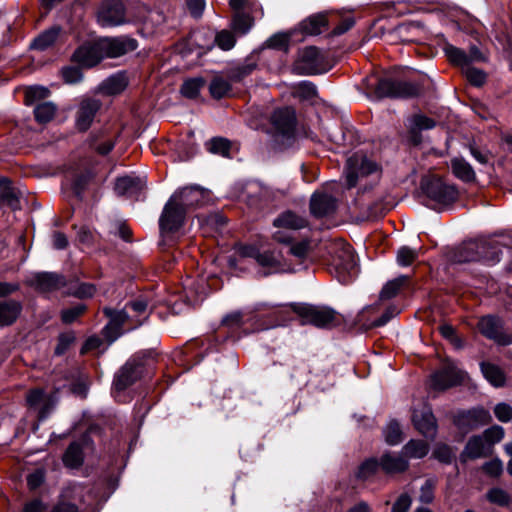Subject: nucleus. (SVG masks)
<instances>
[{"mask_svg":"<svg viewBox=\"0 0 512 512\" xmlns=\"http://www.w3.org/2000/svg\"><path fill=\"white\" fill-rule=\"evenodd\" d=\"M64 81L68 84H75L82 80V72L77 67H64L61 71Z\"/></svg>","mask_w":512,"mask_h":512,"instance_id":"obj_58","label":"nucleus"},{"mask_svg":"<svg viewBox=\"0 0 512 512\" xmlns=\"http://www.w3.org/2000/svg\"><path fill=\"white\" fill-rule=\"evenodd\" d=\"M104 313L110 318V322L103 329V334L112 343L122 334L121 328L130 322L131 316L126 310L116 311L110 308H105Z\"/></svg>","mask_w":512,"mask_h":512,"instance_id":"obj_19","label":"nucleus"},{"mask_svg":"<svg viewBox=\"0 0 512 512\" xmlns=\"http://www.w3.org/2000/svg\"><path fill=\"white\" fill-rule=\"evenodd\" d=\"M482 469L487 475L491 477H498L503 472V463L500 459L496 458L486 462Z\"/></svg>","mask_w":512,"mask_h":512,"instance_id":"obj_60","label":"nucleus"},{"mask_svg":"<svg viewBox=\"0 0 512 512\" xmlns=\"http://www.w3.org/2000/svg\"><path fill=\"white\" fill-rule=\"evenodd\" d=\"M424 194L436 205L448 206L455 202L459 192L455 185L447 184L440 178H431L422 183Z\"/></svg>","mask_w":512,"mask_h":512,"instance_id":"obj_4","label":"nucleus"},{"mask_svg":"<svg viewBox=\"0 0 512 512\" xmlns=\"http://www.w3.org/2000/svg\"><path fill=\"white\" fill-rule=\"evenodd\" d=\"M252 26V19L248 14L245 13H235L233 18V29L242 34H245L249 31Z\"/></svg>","mask_w":512,"mask_h":512,"instance_id":"obj_51","label":"nucleus"},{"mask_svg":"<svg viewBox=\"0 0 512 512\" xmlns=\"http://www.w3.org/2000/svg\"><path fill=\"white\" fill-rule=\"evenodd\" d=\"M441 335L449 340L456 348H462V340L457 336L455 328L450 324H443L439 327Z\"/></svg>","mask_w":512,"mask_h":512,"instance_id":"obj_55","label":"nucleus"},{"mask_svg":"<svg viewBox=\"0 0 512 512\" xmlns=\"http://www.w3.org/2000/svg\"><path fill=\"white\" fill-rule=\"evenodd\" d=\"M142 364L137 362L135 358L130 359L116 374L114 378V386L117 390H124L133 384L142 375Z\"/></svg>","mask_w":512,"mask_h":512,"instance_id":"obj_21","label":"nucleus"},{"mask_svg":"<svg viewBox=\"0 0 512 512\" xmlns=\"http://www.w3.org/2000/svg\"><path fill=\"white\" fill-rule=\"evenodd\" d=\"M85 310V306L82 304L63 310L62 321L64 323H72L75 321Z\"/></svg>","mask_w":512,"mask_h":512,"instance_id":"obj_63","label":"nucleus"},{"mask_svg":"<svg viewBox=\"0 0 512 512\" xmlns=\"http://www.w3.org/2000/svg\"><path fill=\"white\" fill-rule=\"evenodd\" d=\"M211 153L227 156L230 150V142L224 138H213L208 144Z\"/></svg>","mask_w":512,"mask_h":512,"instance_id":"obj_53","label":"nucleus"},{"mask_svg":"<svg viewBox=\"0 0 512 512\" xmlns=\"http://www.w3.org/2000/svg\"><path fill=\"white\" fill-rule=\"evenodd\" d=\"M436 482L433 479H427L420 488L419 501L423 504H430L434 500V489Z\"/></svg>","mask_w":512,"mask_h":512,"instance_id":"obj_52","label":"nucleus"},{"mask_svg":"<svg viewBox=\"0 0 512 512\" xmlns=\"http://www.w3.org/2000/svg\"><path fill=\"white\" fill-rule=\"evenodd\" d=\"M60 34V28L59 27H51L41 33L39 36H37L33 42L31 43V48L37 49L40 51L46 50L50 46H52L56 40L58 39V36Z\"/></svg>","mask_w":512,"mask_h":512,"instance_id":"obj_35","label":"nucleus"},{"mask_svg":"<svg viewBox=\"0 0 512 512\" xmlns=\"http://www.w3.org/2000/svg\"><path fill=\"white\" fill-rule=\"evenodd\" d=\"M429 452V446L422 440H410L402 448V453L408 458L420 459L425 457Z\"/></svg>","mask_w":512,"mask_h":512,"instance_id":"obj_37","label":"nucleus"},{"mask_svg":"<svg viewBox=\"0 0 512 512\" xmlns=\"http://www.w3.org/2000/svg\"><path fill=\"white\" fill-rule=\"evenodd\" d=\"M173 194L179 195L177 204L185 210V213L202 205L205 199L204 191L197 186L184 187Z\"/></svg>","mask_w":512,"mask_h":512,"instance_id":"obj_23","label":"nucleus"},{"mask_svg":"<svg viewBox=\"0 0 512 512\" xmlns=\"http://www.w3.org/2000/svg\"><path fill=\"white\" fill-rule=\"evenodd\" d=\"M271 123L278 134L292 137L296 127L295 110L291 107L276 109L271 116Z\"/></svg>","mask_w":512,"mask_h":512,"instance_id":"obj_16","label":"nucleus"},{"mask_svg":"<svg viewBox=\"0 0 512 512\" xmlns=\"http://www.w3.org/2000/svg\"><path fill=\"white\" fill-rule=\"evenodd\" d=\"M178 198V194H173L163 208L159 219L162 234L173 233L179 230L184 224L187 213L177 204Z\"/></svg>","mask_w":512,"mask_h":512,"instance_id":"obj_7","label":"nucleus"},{"mask_svg":"<svg viewBox=\"0 0 512 512\" xmlns=\"http://www.w3.org/2000/svg\"><path fill=\"white\" fill-rule=\"evenodd\" d=\"M327 25V19L324 14H317L303 20L299 27L306 35H318L322 33L323 28Z\"/></svg>","mask_w":512,"mask_h":512,"instance_id":"obj_33","label":"nucleus"},{"mask_svg":"<svg viewBox=\"0 0 512 512\" xmlns=\"http://www.w3.org/2000/svg\"><path fill=\"white\" fill-rule=\"evenodd\" d=\"M73 61L84 67H93L104 59L100 39L81 45L73 53Z\"/></svg>","mask_w":512,"mask_h":512,"instance_id":"obj_17","label":"nucleus"},{"mask_svg":"<svg viewBox=\"0 0 512 512\" xmlns=\"http://www.w3.org/2000/svg\"><path fill=\"white\" fill-rule=\"evenodd\" d=\"M84 490L85 487L81 484L74 483L67 485L61 493V501L68 502L70 500H78L80 502H83L84 499Z\"/></svg>","mask_w":512,"mask_h":512,"instance_id":"obj_46","label":"nucleus"},{"mask_svg":"<svg viewBox=\"0 0 512 512\" xmlns=\"http://www.w3.org/2000/svg\"><path fill=\"white\" fill-rule=\"evenodd\" d=\"M496 418L501 422H509L512 419V407L506 403H499L494 408Z\"/></svg>","mask_w":512,"mask_h":512,"instance_id":"obj_62","label":"nucleus"},{"mask_svg":"<svg viewBox=\"0 0 512 512\" xmlns=\"http://www.w3.org/2000/svg\"><path fill=\"white\" fill-rule=\"evenodd\" d=\"M435 127V121L423 114H415L409 119V128L412 133L429 130Z\"/></svg>","mask_w":512,"mask_h":512,"instance_id":"obj_41","label":"nucleus"},{"mask_svg":"<svg viewBox=\"0 0 512 512\" xmlns=\"http://www.w3.org/2000/svg\"><path fill=\"white\" fill-rule=\"evenodd\" d=\"M490 452V445L482 436L478 435L468 440L461 457L463 459H477L487 456Z\"/></svg>","mask_w":512,"mask_h":512,"instance_id":"obj_28","label":"nucleus"},{"mask_svg":"<svg viewBox=\"0 0 512 512\" xmlns=\"http://www.w3.org/2000/svg\"><path fill=\"white\" fill-rule=\"evenodd\" d=\"M482 437L485 439V441L490 445V448L492 449V446L495 443H498L503 439L504 429L501 426L494 425L486 429Z\"/></svg>","mask_w":512,"mask_h":512,"instance_id":"obj_54","label":"nucleus"},{"mask_svg":"<svg viewBox=\"0 0 512 512\" xmlns=\"http://www.w3.org/2000/svg\"><path fill=\"white\" fill-rule=\"evenodd\" d=\"M297 94L302 99L311 100L316 96L317 88L313 83L303 81L297 86Z\"/></svg>","mask_w":512,"mask_h":512,"instance_id":"obj_56","label":"nucleus"},{"mask_svg":"<svg viewBox=\"0 0 512 512\" xmlns=\"http://www.w3.org/2000/svg\"><path fill=\"white\" fill-rule=\"evenodd\" d=\"M418 255V250L403 246L397 252V262L400 266H409L418 258Z\"/></svg>","mask_w":512,"mask_h":512,"instance_id":"obj_49","label":"nucleus"},{"mask_svg":"<svg viewBox=\"0 0 512 512\" xmlns=\"http://www.w3.org/2000/svg\"><path fill=\"white\" fill-rule=\"evenodd\" d=\"M204 85V80L202 78H192L186 80L182 87L181 93L183 96L193 99L196 98Z\"/></svg>","mask_w":512,"mask_h":512,"instance_id":"obj_47","label":"nucleus"},{"mask_svg":"<svg viewBox=\"0 0 512 512\" xmlns=\"http://www.w3.org/2000/svg\"><path fill=\"white\" fill-rule=\"evenodd\" d=\"M101 107L99 100L84 98L81 100L76 114V126L81 131H86L92 124L94 117Z\"/></svg>","mask_w":512,"mask_h":512,"instance_id":"obj_22","label":"nucleus"},{"mask_svg":"<svg viewBox=\"0 0 512 512\" xmlns=\"http://www.w3.org/2000/svg\"><path fill=\"white\" fill-rule=\"evenodd\" d=\"M433 456L443 463H450L454 457V453L449 446L441 444L435 448Z\"/></svg>","mask_w":512,"mask_h":512,"instance_id":"obj_59","label":"nucleus"},{"mask_svg":"<svg viewBox=\"0 0 512 512\" xmlns=\"http://www.w3.org/2000/svg\"><path fill=\"white\" fill-rule=\"evenodd\" d=\"M288 42H289V37L287 34L277 33V34H274L273 36H271L267 40V45L270 48L282 49L287 46Z\"/></svg>","mask_w":512,"mask_h":512,"instance_id":"obj_64","label":"nucleus"},{"mask_svg":"<svg viewBox=\"0 0 512 512\" xmlns=\"http://www.w3.org/2000/svg\"><path fill=\"white\" fill-rule=\"evenodd\" d=\"M145 188V181L137 176H123L117 178L114 186L115 193L119 196L139 197Z\"/></svg>","mask_w":512,"mask_h":512,"instance_id":"obj_24","label":"nucleus"},{"mask_svg":"<svg viewBox=\"0 0 512 512\" xmlns=\"http://www.w3.org/2000/svg\"><path fill=\"white\" fill-rule=\"evenodd\" d=\"M331 265L335 268L340 282L348 283L358 274V267L352 248L347 243H337L333 247Z\"/></svg>","mask_w":512,"mask_h":512,"instance_id":"obj_3","label":"nucleus"},{"mask_svg":"<svg viewBox=\"0 0 512 512\" xmlns=\"http://www.w3.org/2000/svg\"><path fill=\"white\" fill-rule=\"evenodd\" d=\"M375 94L379 98L384 97H414L419 93V87L411 82L394 81L390 78H382L374 86Z\"/></svg>","mask_w":512,"mask_h":512,"instance_id":"obj_9","label":"nucleus"},{"mask_svg":"<svg viewBox=\"0 0 512 512\" xmlns=\"http://www.w3.org/2000/svg\"><path fill=\"white\" fill-rule=\"evenodd\" d=\"M465 374L457 365L450 360L443 363L430 378V387L435 391H444L450 387L460 384Z\"/></svg>","mask_w":512,"mask_h":512,"instance_id":"obj_10","label":"nucleus"},{"mask_svg":"<svg viewBox=\"0 0 512 512\" xmlns=\"http://www.w3.org/2000/svg\"><path fill=\"white\" fill-rule=\"evenodd\" d=\"M26 400L30 408L38 411L40 420H44L54 406L50 397L41 389L31 390L27 394Z\"/></svg>","mask_w":512,"mask_h":512,"instance_id":"obj_26","label":"nucleus"},{"mask_svg":"<svg viewBox=\"0 0 512 512\" xmlns=\"http://www.w3.org/2000/svg\"><path fill=\"white\" fill-rule=\"evenodd\" d=\"M379 466L380 462L375 458L367 459L359 466L356 476L360 480H367L375 475Z\"/></svg>","mask_w":512,"mask_h":512,"instance_id":"obj_48","label":"nucleus"},{"mask_svg":"<svg viewBox=\"0 0 512 512\" xmlns=\"http://www.w3.org/2000/svg\"><path fill=\"white\" fill-rule=\"evenodd\" d=\"M384 438L387 444L397 445L402 441V430L398 422L390 421L384 429Z\"/></svg>","mask_w":512,"mask_h":512,"instance_id":"obj_45","label":"nucleus"},{"mask_svg":"<svg viewBox=\"0 0 512 512\" xmlns=\"http://www.w3.org/2000/svg\"><path fill=\"white\" fill-rule=\"evenodd\" d=\"M487 499L499 506H507L510 502L509 494L501 488H492L487 493Z\"/></svg>","mask_w":512,"mask_h":512,"instance_id":"obj_50","label":"nucleus"},{"mask_svg":"<svg viewBox=\"0 0 512 512\" xmlns=\"http://www.w3.org/2000/svg\"><path fill=\"white\" fill-rule=\"evenodd\" d=\"M323 59L321 51L313 46L304 48L300 53V62L303 65V69L309 74L321 72Z\"/></svg>","mask_w":512,"mask_h":512,"instance_id":"obj_27","label":"nucleus"},{"mask_svg":"<svg viewBox=\"0 0 512 512\" xmlns=\"http://www.w3.org/2000/svg\"><path fill=\"white\" fill-rule=\"evenodd\" d=\"M501 249L498 245L486 240L470 241L464 243L456 254L460 263L471 261H483L488 265H494L500 261Z\"/></svg>","mask_w":512,"mask_h":512,"instance_id":"obj_1","label":"nucleus"},{"mask_svg":"<svg viewBox=\"0 0 512 512\" xmlns=\"http://www.w3.org/2000/svg\"><path fill=\"white\" fill-rule=\"evenodd\" d=\"M412 421L415 428L425 437L433 439L437 432L436 419L432 410L428 406L421 409H415L412 415Z\"/></svg>","mask_w":512,"mask_h":512,"instance_id":"obj_20","label":"nucleus"},{"mask_svg":"<svg viewBox=\"0 0 512 512\" xmlns=\"http://www.w3.org/2000/svg\"><path fill=\"white\" fill-rule=\"evenodd\" d=\"M336 184L329 183L323 189L313 193L310 200L311 213L323 217L334 213L337 207Z\"/></svg>","mask_w":512,"mask_h":512,"instance_id":"obj_11","label":"nucleus"},{"mask_svg":"<svg viewBox=\"0 0 512 512\" xmlns=\"http://www.w3.org/2000/svg\"><path fill=\"white\" fill-rule=\"evenodd\" d=\"M20 310V304L15 301L0 302V327L11 325L17 319Z\"/></svg>","mask_w":512,"mask_h":512,"instance_id":"obj_34","label":"nucleus"},{"mask_svg":"<svg viewBox=\"0 0 512 512\" xmlns=\"http://www.w3.org/2000/svg\"><path fill=\"white\" fill-rule=\"evenodd\" d=\"M209 90L213 98L221 99L228 95L231 90V84L221 77H215L210 83Z\"/></svg>","mask_w":512,"mask_h":512,"instance_id":"obj_44","label":"nucleus"},{"mask_svg":"<svg viewBox=\"0 0 512 512\" xmlns=\"http://www.w3.org/2000/svg\"><path fill=\"white\" fill-rule=\"evenodd\" d=\"M63 462L70 468H77L82 464L83 452L79 443L73 442L69 445L63 456Z\"/></svg>","mask_w":512,"mask_h":512,"instance_id":"obj_38","label":"nucleus"},{"mask_svg":"<svg viewBox=\"0 0 512 512\" xmlns=\"http://www.w3.org/2000/svg\"><path fill=\"white\" fill-rule=\"evenodd\" d=\"M303 321L319 328H332L341 322L340 315L325 306H306L300 310Z\"/></svg>","mask_w":512,"mask_h":512,"instance_id":"obj_8","label":"nucleus"},{"mask_svg":"<svg viewBox=\"0 0 512 512\" xmlns=\"http://www.w3.org/2000/svg\"><path fill=\"white\" fill-rule=\"evenodd\" d=\"M56 111L57 107L54 103L50 101L40 102L34 108V116L37 122L47 123L54 118Z\"/></svg>","mask_w":512,"mask_h":512,"instance_id":"obj_39","label":"nucleus"},{"mask_svg":"<svg viewBox=\"0 0 512 512\" xmlns=\"http://www.w3.org/2000/svg\"><path fill=\"white\" fill-rule=\"evenodd\" d=\"M104 58H116L137 48V41L127 37L101 38Z\"/></svg>","mask_w":512,"mask_h":512,"instance_id":"obj_18","label":"nucleus"},{"mask_svg":"<svg viewBox=\"0 0 512 512\" xmlns=\"http://www.w3.org/2000/svg\"><path fill=\"white\" fill-rule=\"evenodd\" d=\"M239 255L254 259L259 266L265 269L264 276L290 271L289 267L282 261L281 254L275 250L261 252L255 246L245 245L239 248Z\"/></svg>","mask_w":512,"mask_h":512,"instance_id":"obj_2","label":"nucleus"},{"mask_svg":"<svg viewBox=\"0 0 512 512\" xmlns=\"http://www.w3.org/2000/svg\"><path fill=\"white\" fill-rule=\"evenodd\" d=\"M34 283L39 290L49 292L63 287L65 280L57 273L42 272L35 275Z\"/></svg>","mask_w":512,"mask_h":512,"instance_id":"obj_30","label":"nucleus"},{"mask_svg":"<svg viewBox=\"0 0 512 512\" xmlns=\"http://www.w3.org/2000/svg\"><path fill=\"white\" fill-rule=\"evenodd\" d=\"M194 43L202 52L210 51L216 43L222 50H230L235 45V38L229 31L223 30L216 35L211 32L198 31L193 34Z\"/></svg>","mask_w":512,"mask_h":512,"instance_id":"obj_13","label":"nucleus"},{"mask_svg":"<svg viewBox=\"0 0 512 512\" xmlns=\"http://www.w3.org/2000/svg\"><path fill=\"white\" fill-rule=\"evenodd\" d=\"M411 504V496L408 493H402L393 504L391 512H408Z\"/></svg>","mask_w":512,"mask_h":512,"instance_id":"obj_61","label":"nucleus"},{"mask_svg":"<svg viewBox=\"0 0 512 512\" xmlns=\"http://www.w3.org/2000/svg\"><path fill=\"white\" fill-rule=\"evenodd\" d=\"M127 86V78L123 73H117L106 80L100 85V90L107 95H116L121 93Z\"/></svg>","mask_w":512,"mask_h":512,"instance_id":"obj_32","label":"nucleus"},{"mask_svg":"<svg viewBox=\"0 0 512 512\" xmlns=\"http://www.w3.org/2000/svg\"><path fill=\"white\" fill-rule=\"evenodd\" d=\"M444 53L452 64L461 68L470 84L480 87L485 83L486 74L483 70L467 65L466 53L463 50L451 44H446L444 46Z\"/></svg>","mask_w":512,"mask_h":512,"instance_id":"obj_6","label":"nucleus"},{"mask_svg":"<svg viewBox=\"0 0 512 512\" xmlns=\"http://www.w3.org/2000/svg\"><path fill=\"white\" fill-rule=\"evenodd\" d=\"M450 167L454 176L463 182H471L475 179L472 166L462 157L451 159Z\"/></svg>","mask_w":512,"mask_h":512,"instance_id":"obj_31","label":"nucleus"},{"mask_svg":"<svg viewBox=\"0 0 512 512\" xmlns=\"http://www.w3.org/2000/svg\"><path fill=\"white\" fill-rule=\"evenodd\" d=\"M406 281L407 277L405 276H400L388 281L380 292V298L382 300H388L395 297Z\"/></svg>","mask_w":512,"mask_h":512,"instance_id":"obj_42","label":"nucleus"},{"mask_svg":"<svg viewBox=\"0 0 512 512\" xmlns=\"http://www.w3.org/2000/svg\"><path fill=\"white\" fill-rule=\"evenodd\" d=\"M481 371L484 377L495 387H500L505 382V376L501 369L491 363H482Z\"/></svg>","mask_w":512,"mask_h":512,"instance_id":"obj_40","label":"nucleus"},{"mask_svg":"<svg viewBox=\"0 0 512 512\" xmlns=\"http://www.w3.org/2000/svg\"><path fill=\"white\" fill-rule=\"evenodd\" d=\"M480 332L489 339L500 344H506L501 332L499 320L493 316L482 317L478 322Z\"/></svg>","mask_w":512,"mask_h":512,"instance_id":"obj_29","label":"nucleus"},{"mask_svg":"<svg viewBox=\"0 0 512 512\" xmlns=\"http://www.w3.org/2000/svg\"><path fill=\"white\" fill-rule=\"evenodd\" d=\"M377 170L375 162L369 160L361 154H354L347 159L345 167V178L348 188L357 184L359 177L369 175Z\"/></svg>","mask_w":512,"mask_h":512,"instance_id":"obj_12","label":"nucleus"},{"mask_svg":"<svg viewBox=\"0 0 512 512\" xmlns=\"http://www.w3.org/2000/svg\"><path fill=\"white\" fill-rule=\"evenodd\" d=\"M97 21L102 27H115L126 22L125 7L120 0H104L97 13Z\"/></svg>","mask_w":512,"mask_h":512,"instance_id":"obj_14","label":"nucleus"},{"mask_svg":"<svg viewBox=\"0 0 512 512\" xmlns=\"http://www.w3.org/2000/svg\"><path fill=\"white\" fill-rule=\"evenodd\" d=\"M488 410L477 407L466 411H460L454 418L455 425L463 432L484 426L491 421Z\"/></svg>","mask_w":512,"mask_h":512,"instance_id":"obj_15","label":"nucleus"},{"mask_svg":"<svg viewBox=\"0 0 512 512\" xmlns=\"http://www.w3.org/2000/svg\"><path fill=\"white\" fill-rule=\"evenodd\" d=\"M0 202L13 210L19 208V198L8 179L0 180Z\"/></svg>","mask_w":512,"mask_h":512,"instance_id":"obj_36","label":"nucleus"},{"mask_svg":"<svg viewBox=\"0 0 512 512\" xmlns=\"http://www.w3.org/2000/svg\"><path fill=\"white\" fill-rule=\"evenodd\" d=\"M380 467L387 474H398L405 472L409 467V461L402 451L400 453L387 452L380 458Z\"/></svg>","mask_w":512,"mask_h":512,"instance_id":"obj_25","label":"nucleus"},{"mask_svg":"<svg viewBox=\"0 0 512 512\" xmlns=\"http://www.w3.org/2000/svg\"><path fill=\"white\" fill-rule=\"evenodd\" d=\"M50 90L44 86H31L25 92V104L33 105L38 101L48 98Z\"/></svg>","mask_w":512,"mask_h":512,"instance_id":"obj_43","label":"nucleus"},{"mask_svg":"<svg viewBox=\"0 0 512 512\" xmlns=\"http://www.w3.org/2000/svg\"><path fill=\"white\" fill-rule=\"evenodd\" d=\"M273 225L278 229L274 232L273 239L279 243L290 244L292 236L285 231L300 230L307 226V220L303 216L287 210L274 219Z\"/></svg>","mask_w":512,"mask_h":512,"instance_id":"obj_5","label":"nucleus"},{"mask_svg":"<svg viewBox=\"0 0 512 512\" xmlns=\"http://www.w3.org/2000/svg\"><path fill=\"white\" fill-rule=\"evenodd\" d=\"M75 341V336L72 332H66L59 335L58 343L55 348L56 355L64 354L70 345Z\"/></svg>","mask_w":512,"mask_h":512,"instance_id":"obj_57","label":"nucleus"}]
</instances>
